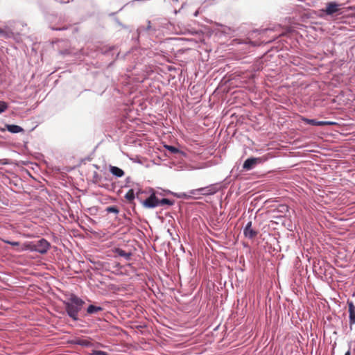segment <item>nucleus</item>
Returning a JSON list of instances; mask_svg holds the SVG:
<instances>
[{
    "mask_svg": "<svg viewBox=\"0 0 355 355\" xmlns=\"http://www.w3.org/2000/svg\"><path fill=\"white\" fill-rule=\"evenodd\" d=\"M84 302L76 295H72L69 301L65 303L66 311L73 320H78V313L81 310Z\"/></svg>",
    "mask_w": 355,
    "mask_h": 355,
    "instance_id": "nucleus-1",
    "label": "nucleus"
},
{
    "mask_svg": "<svg viewBox=\"0 0 355 355\" xmlns=\"http://www.w3.org/2000/svg\"><path fill=\"white\" fill-rule=\"evenodd\" d=\"M49 246V243L46 240L42 239L35 243H30L27 246V248L32 251H36L41 254H44L48 251Z\"/></svg>",
    "mask_w": 355,
    "mask_h": 355,
    "instance_id": "nucleus-2",
    "label": "nucleus"
},
{
    "mask_svg": "<svg viewBox=\"0 0 355 355\" xmlns=\"http://www.w3.org/2000/svg\"><path fill=\"white\" fill-rule=\"evenodd\" d=\"M267 159L265 157H250L247 159L243 165V168L245 171L252 169L257 164L265 162Z\"/></svg>",
    "mask_w": 355,
    "mask_h": 355,
    "instance_id": "nucleus-3",
    "label": "nucleus"
},
{
    "mask_svg": "<svg viewBox=\"0 0 355 355\" xmlns=\"http://www.w3.org/2000/svg\"><path fill=\"white\" fill-rule=\"evenodd\" d=\"M217 191V188L211 185L206 187L200 188L198 189H193L190 191L191 195L202 194V195H213Z\"/></svg>",
    "mask_w": 355,
    "mask_h": 355,
    "instance_id": "nucleus-4",
    "label": "nucleus"
},
{
    "mask_svg": "<svg viewBox=\"0 0 355 355\" xmlns=\"http://www.w3.org/2000/svg\"><path fill=\"white\" fill-rule=\"evenodd\" d=\"M341 4H339L336 2H329L327 4L325 12L328 15H333L336 12H339V10L341 9Z\"/></svg>",
    "mask_w": 355,
    "mask_h": 355,
    "instance_id": "nucleus-5",
    "label": "nucleus"
},
{
    "mask_svg": "<svg viewBox=\"0 0 355 355\" xmlns=\"http://www.w3.org/2000/svg\"><path fill=\"white\" fill-rule=\"evenodd\" d=\"M144 205L148 208H154L159 206V199L153 193L144 202Z\"/></svg>",
    "mask_w": 355,
    "mask_h": 355,
    "instance_id": "nucleus-6",
    "label": "nucleus"
},
{
    "mask_svg": "<svg viewBox=\"0 0 355 355\" xmlns=\"http://www.w3.org/2000/svg\"><path fill=\"white\" fill-rule=\"evenodd\" d=\"M349 307V327L352 329V326L355 324V306L352 302H348Z\"/></svg>",
    "mask_w": 355,
    "mask_h": 355,
    "instance_id": "nucleus-7",
    "label": "nucleus"
},
{
    "mask_svg": "<svg viewBox=\"0 0 355 355\" xmlns=\"http://www.w3.org/2000/svg\"><path fill=\"white\" fill-rule=\"evenodd\" d=\"M243 234L245 237L253 239L257 234V232L252 228V222L250 221L247 223L243 230Z\"/></svg>",
    "mask_w": 355,
    "mask_h": 355,
    "instance_id": "nucleus-8",
    "label": "nucleus"
},
{
    "mask_svg": "<svg viewBox=\"0 0 355 355\" xmlns=\"http://www.w3.org/2000/svg\"><path fill=\"white\" fill-rule=\"evenodd\" d=\"M304 121H305L306 123L312 125H316V126H322L326 125H332L334 124L333 122L331 121H317L315 119H304Z\"/></svg>",
    "mask_w": 355,
    "mask_h": 355,
    "instance_id": "nucleus-9",
    "label": "nucleus"
},
{
    "mask_svg": "<svg viewBox=\"0 0 355 355\" xmlns=\"http://www.w3.org/2000/svg\"><path fill=\"white\" fill-rule=\"evenodd\" d=\"M110 171L112 175H114L118 178H121V177L123 176V175H124L123 171L116 166H111L110 168Z\"/></svg>",
    "mask_w": 355,
    "mask_h": 355,
    "instance_id": "nucleus-10",
    "label": "nucleus"
},
{
    "mask_svg": "<svg viewBox=\"0 0 355 355\" xmlns=\"http://www.w3.org/2000/svg\"><path fill=\"white\" fill-rule=\"evenodd\" d=\"M6 128L7 130L12 133H19L24 131L23 128L17 125H6Z\"/></svg>",
    "mask_w": 355,
    "mask_h": 355,
    "instance_id": "nucleus-11",
    "label": "nucleus"
},
{
    "mask_svg": "<svg viewBox=\"0 0 355 355\" xmlns=\"http://www.w3.org/2000/svg\"><path fill=\"white\" fill-rule=\"evenodd\" d=\"M114 252L115 253L117 254V255L124 257L126 260H129L131 257L130 252H126L120 248H116L114 250Z\"/></svg>",
    "mask_w": 355,
    "mask_h": 355,
    "instance_id": "nucleus-12",
    "label": "nucleus"
},
{
    "mask_svg": "<svg viewBox=\"0 0 355 355\" xmlns=\"http://www.w3.org/2000/svg\"><path fill=\"white\" fill-rule=\"evenodd\" d=\"M102 309H103L101 306L89 305L87 308V311L89 314H93V313H95L102 311Z\"/></svg>",
    "mask_w": 355,
    "mask_h": 355,
    "instance_id": "nucleus-13",
    "label": "nucleus"
},
{
    "mask_svg": "<svg viewBox=\"0 0 355 355\" xmlns=\"http://www.w3.org/2000/svg\"><path fill=\"white\" fill-rule=\"evenodd\" d=\"M164 148L166 149H167L168 151H170L171 153H174V154H176V153H178L180 152L178 148H175V146H173L165 145Z\"/></svg>",
    "mask_w": 355,
    "mask_h": 355,
    "instance_id": "nucleus-14",
    "label": "nucleus"
},
{
    "mask_svg": "<svg viewBox=\"0 0 355 355\" xmlns=\"http://www.w3.org/2000/svg\"><path fill=\"white\" fill-rule=\"evenodd\" d=\"M125 198L129 201L132 200L135 198L134 191L132 189H130L125 194Z\"/></svg>",
    "mask_w": 355,
    "mask_h": 355,
    "instance_id": "nucleus-15",
    "label": "nucleus"
},
{
    "mask_svg": "<svg viewBox=\"0 0 355 355\" xmlns=\"http://www.w3.org/2000/svg\"><path fill=\"white\" fill-rule=\"evenodd\" d=\"M173 205V202H172V201H171L170 200H168L167 198H163L161 200H159V205Z\"/></svg>",
    "mask_w": 355,
    "mask_h": 355,
    "instance_id": "nucleus-16",
    "label": "nucleus"
},
{
    "mask_svg": "<svg viewBox=\"0 0 355 355\" xmlns=\"http://www.w3.org/2000/svg\"><path fill=\"white\" fill-rule=\"evenodd\" d=\"M7 104L3 101H0V114L7 109Z\"/></svg>",
    "mask_w": 355,
    "mask_h": 355,
    "instance_id": "nucleus-17",
    "label": "nucleus"
},
{
    "mask_svg": "<svg viewBox=\"0 0 355 355\" xmlns=\"http://www.w3.org/2000/svg\"><path fill=\"white\" fill-rule=\"evenodd\" d=\"M107 212H112V213H115V214H117L119 212V210L116 207H108L107 208Z\"/></svg>",
    "mask_w": 355,
    "mask_h": 355,
    "instance_id": "nucleus-18",
    "label": "nucleus"
},
{
    "mask_svg": "<svg viewBox=\"0 0 355 355\" xmlns=\"http://www.w3.org/2000/svg\"><path fill=\"white\" fill-rule=\"evenodd\" d=\"M93 355H108L106 352L103 351H94Z\"/></svg>",
    "mask_w": 355,
    "mask_h": 355,
    "instance_id": "nucleus-19",
    "label": "nucleus"
},
{
    "mask_svg": "<svg viewBox=\"0 0 355 355\" xmlns=\"http://www.w3.org/2000/svg\"><path fill=\"white\" fill-rule=\"evenodd\" d=\"M7 243H9L12 245H14V246H17L19 245V242H16V241H14V242H12V241H6Z\"/></svg>",
    "mask_w": 355,
    "mask_h": 355,
    "instance_id": "nucleus-20",
    "label": "nucleus"
},
{
    "mask_svg": "<svg viewBox=\"0 0 355 355\" xmlns=\"http://www.w3.org/2000/svg\"><path fill=\"white\" fill-rule=\"evenodd\" d=\"M345 355H351L350 349L345 352Z\"/></svg>",
    "mask_w": 355,
    "mask_h": 355,
    "instance_id": "nucleus-21",
    "label": "nucleus"
},
{
    "mask_svg": "<svg viewBox=\"0 0 355 355\" xmlns=\"http://www.w3.org/2000/svg\"><path fill=\"white\" fill-rule=\"evenodd\" d=\"M198 12H195V14H194V15H195V16H197V15H198Z\"/></svg>",
    "mask_w": 355,
    "mask_h": 355,
    "instance_id": "nucleus-22",
    "label": "nucleus"
},
{
    "mask_svg": "<svg viewBox=\"0 0 355 355\" xmlns=\"http://www.w3.org/2000/svg\"><path fill=\"white\" fill-rule=\"evenodd\" d=\"M2 33H3V31L0 29V34Z\"/></svg>",
    "mask_w": 355,
    "mask_h": 355,
    "instance_id": "nucleus-23",
    "label": "nucleus"
}]
</instances>
